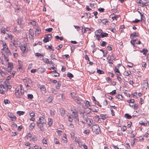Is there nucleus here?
I'll list each match as a JSON object with an SVG mask.
<instances>
[{
    "label": "nucleus",
    "mask_w": 149,
    "mask_h": 149,
    "mask_svg": "<svg viewBox=\"0 0 149 149\" xmlns=\"http://www.w3.org/2000/svg\"><path fill=\"white\" fill-rule=\"evenodd\" d=\"M83 118L86 121L87 123H88L89 118H88V116H87L86 115H84L83 116Z\"/></svg>",
    "instance_id": "nucleus-26"
},
{
    "label": "nucleus",
    "mask_w": 149,
    "mask_h": 149,
    "mask_svg": "<svg viewBox=\"0 0 149 149\" xmlns=\"http://www.w3.org/2000/svg\"><path fill=\"white\" fill-rule=\"evenodd\" d=\"M116 97L118 99H120L121 100L123 99V97L122 95L120 94L117 95H116Z\"/></svg>",
    "instance_id": "nucleus-32"
},
{
    "label": "nucleus",
    "mask_w": 149,
    "mask_h": 149,
    "mask_svg": "<svg viewBox=\"0 0 149 149\" xmlns=\"http://www.w3.org/2000/svg\"><path fill=\"white\" fill-rule=\"evenodd\" d=\"M97 72L100 74H102L104 73V72L100 69H97Z\"/></svg>",
    "instance_id": "nucleus-42"
},
{
    "label": "nucleus",
    "mask_w": 149,
    "mask_h": 149,
    "mask_svg": "<svg viewBox=\"0 0 149 149\" xmlns=\"http://www.w3.org/2000/svg\"><path fill=\"white\" fill-rule=\"evenodd\" d=\"M29 34H31V35L29 36V38L30 40H33V37H34V34L33 33H30Z\"/></svg>",
    "instance_id": "nucleus-62"
},
{
    "label": "nucleus",
    "mask_w": 149,
    "mask_h": 149,
    "mask_svg": "<svg viewBox=\"0 0 149 149\" xmlns=\"http://www.w3.org/2000/svg\"><path fill=\"white\" fill-rule=\"evenodd\" d=\"M72 98L74 100L78 96V95L75 93H71L70 94Z\"/></svg>",
    "instance_id": "nucleus-17"
},
{
    "label": "nucleus",
    "mask_w": 149,
    "mask_h": 149,
    "mask_svg": "<svg viewBox=\"0 0 149 149\" xmlns=\"http://www.w3.org/2000/svg\"><path fill=\"white\" fill-rule=\"evenodd\" d=\"M10 42L12 43V44L10 45H16V41L14 39H13L12 40H11Z\"/></svg>",
    "instance_id": "nucleus-38"
},
{
    "label": "nucleus",
    "mask_w": 149,
    "mask_h": 149,
    "mask_svg": "<svg viewBox=\"0 0 149 149\" xmlns=\"http://www.w3.org/2000/svg\"><path fill=\"white\" fill-rule=\"evenodd\" d=\"M108 35V34L107 33L102 32V34L101 36L102 38H104L107 37Z\"/></svg>",
    "instance_id": "nucleus-30"
},
{
    "label": "nucleus",
    "mask_w": 149,
    "mask_h": 149,
    "mask_svg": "<svg viewBox=\"0 0 149 149\" xmlns=\"http://www.w3.org/2000/svg\"><path fill=\"white\" fill-rule=\"evenodd\" d=\"M102 43H101V42L100 43V45L102 47H104L105 46L107 43L105 41H103L102 42Z\"/></svg>",
    "instance_id": "nucleus-36"
},
{
    "label": "nucleus",
    "mask_w": 149,
    "mask_h": 149,
    "mask_svg": "<svg viewBox=\"0 0 149 149\" xmlns=\"http://www.w3.org/2000/svg\"><path fill=\"white\" fill-rule=\"evenodd\" d=\"M15 95L17 98H21L22 97V95L21 94H20L19 92V90H17L15 92Z\"/></svg>",
    "instance_id": "nucleus-14"
},
{
    "label": "nucleus",
    "mask_w": 149,
    "mask_h": 149,
    "mask_svg": "<svg viewBox=\"0 0 149 149\" xmlns=\"http://www.w3.org/2000/svg\"><path fill=\"white\" fill-rule=\"evenodd\" d=\"M60 112L62 116H64L65 115V111L64 109L61 108L60 109Z\"/></svg>",
    "instance_id": "nucleus-13"
},
{
    "label": "nucleus",
    "mask_w": 149,
    "mask_h": 149,
    "mask_svg": "<svg viewBox=\"0 0 149 149\" xmlns=\"http://www.w3.org/2000/svg\"><path fill=\"white\" fill-rule=\"evenodd\" d=\"M5 28L4 27H2L1 30V33L5 34L6 32Z\"/></svg>",
    "instance_id": "nucleus-50"
},
{
    "label": "nucleus",
    "mask_w": 149,
    "mask_h": 149,
    "mask_svg": "<svg viewBox=\"0 0 149 149\" xmlns=\"http://www.w3.org/2000/svg\"><path fill=\"white\" fill-rule=\"evenodd\" d=\"M93 132L95 134H97L101 133L100 128L99 126L97 124L94 125L92 127Z\"/></svg>",
    "instance_id": "nucleus-1"
},
{
    "label": "nucleus",
    "mask_w": 149,
    "mask_h": 149,
    "mask_svg": "<svg viewBox=\"0 0 149 149\" xmlns=\"http://www.w3.org/2000/svg\"><path fill=\"white\" fill-rule=\"evenodd\" d=\"M4 60L6 61V62H8L9 61V59L8 58V57L6 56V55L4 54Z\"/></svg>",
    "instance_id": "nucleus-60"
},
{
    "label": "nucleus",
    "mask_w": 149,
    "mask_h": 149,
    "mask_svg": "<svg viewBox=\"0 0 149 149\" xmlns=\"http://www.w3.org/2000/svg\"><path fill=\"white\" fill-rule=\"evenodd\" d=\"M84 27V32L86 31H92L93 29V28H89L88 27L85 28V27Z\"/></svg>",
    "instance_id": "nucleus-35"
},
{
    "label": "nucleus",
    "mask_w": 149,
    "mask_h": 149,
    "mask_svg": "<svg viewBox=\"0 0 149 149\" xmlns=\"http://www.w3.org/2000/svg\"><path fill=\"white\" fill-rule=\"evenodd\" d=\"M148 1H146V2H142L141 3V4L140 5V6L141 7H144V6H149V3L148 4Z\"/></svg>",
    "instance_id": "nucleus-19"
},
{
    "label": "nucleus",
    "mask_w": 149,
    "mask_h": 149,
    "mask_svg": "<svg viewBox=\"0 0 149 149\" xmlns=\"http://www.w3.org/2000/svg\"><path fill=\"white\" fill-rule=\"evenodd\" d=\"M106 115H104L103 114H101L100 115L101 118L103 120H104L105 118H106Z\"/></svg>",
    "instance_id": "nucleus-52"
},
{
    "label": "nucleus",
    "mask_w": 149,
    "mask_h": 149,
    "mask_svg": "<svg viewBox=\"0 0 149 149\" xmlns=\"http://www.w3.org/2000/svg\"><path fill=\"white\" fill-rule=\"evenodd\" d=\"M118 68H117V67H115V69L114 70L116 73H119L120 71L118 70Z\"/></svg>",
    "instance_id": "nucleus-63"
},
{
    "label": "nucleus",
    "mask_w": 149,
    "mask_h": 149,
    "mask_svg": "<svg viewBox=\"0 0 149 149\" xmlns=\"http://www.w3.org/2000/svg\"><path fill=\"white\" fill-rule=\"evenodd\" d=\"M61 85V83L59 81L58 82L57 84L56 85V88L57 89H59Z\"/></svg>",
    "instance_id": "nucleus-28"
},
{
    "label": "nucleus",
    "mask_w": 149,
    "mask_h": 149,
    "mask_svg": "<svg viewBox=\"0 0 149 149\" xmlns=\"http://www.w3.org/2000/svg\"><path fill=\"white\" fill-rule=\"evenodd\" d=\"M36 55L38 57L42 56L43 57L44 56L43 55L40 53H36Z\"/></svg>",
    "instance_id": "nucleus-53"
},
{
    "label": "nucleus",
    "mask_w": 149,
    "mask_h": 149,
    "mask_svg": "<svg viewBox=\"0 0 149 149\" xmlns=\"http://www.w3.org/2000/svg\"><path fill=\"white\" fill-rule=\"evenodd\" d=\"M24 113V112L23 111H18L17 112V113L19 116L23 115Z\"/></svg>",
    "instance_id": "nucleus-39"
},
{
    "label": "nucleus",
    "mask_w": 149,
    "mask_h": 149,
    "mask_svg": "<svg viewBox=\"0 0 149 149\" xmlns=\"http://www.w3.org/2000/svg\"><path fill=\"white\" fill-rule=\"evenodd\" d=\"M4 50L5 51V52L6 53L7 55L10 56L12 55L11 53L10 52V50L7 46L6 47V48H5V49H4Z\"/></svg>",
    "instance_id": "nucleus-12"
},
{
    "label": "nucleus",
    "mask_w": 149,
    "mask_h": 149,
    "mask_svg": "<svg viewBox=\"0 0 149 149\" xmlns=\"http://www.w3.org/2000/svg\"><path fill=\"white\" fill-rule=\"evenodd\" d=\"M27 96V98L29 100H31L33 97V95L31 94H28Z\"/></svg>",
    "instance_id": "nucleus-29"
},
{
    "label": "nucleus",
    "mask_w": 149,
    "mask_h": 149,
    "mask_svg": "<svg viewBox=\"0 0 149 149\" xmlns=\"http://www.w3.org/2000/svg\"><path fill=\"white\" fill-rule=\"evenodd\" d=\"M115 58L113 56V55L111 56H108L107 58L108 60V62L109 64H113V60H115Z\"/></svg>",
    "instance_id": "nucleus-6"
},
{
    "label": "nucleus",
    "mask_w": 149,
    "mask_h": 149,
    "mask_svg": "<svg viewBox=\"0 0 149 149\" xmlns=\"http://www.w3.org/2000/svg\"><path fill=\"white\" fill-rule=\"evenodd\" d=\"M3 59V56L0 57V63H1L3 65L4 64Z\"/></svg>",
    "instance_id": "nucleus-45"
},
{
    "label": "nucleus",
    "mask_w": 149,
    "mask_h": 149,
    "mask_svg": "<svg viewBox=\"0 0 149 149\" xmlns=\"http://www.w3.org/2000/svg\"><path fill=\"white\" fill-rule=\"evenodd\" d=\"M42 42L41 41H39L37 43H34L33 44V46H35L37 45H41L42 44Z\"/></svg>",
    "instance_id": "nucleus-46"
},
{
    "label": "nucleus",
    "mask_w": 149,
    "mask_h": 149,
    "mask_svg": "<svg viewBox=\"0 0 149 149\" xmlns=\"http://www.w3.org/2000/svg\"><path fill=\"white\" fill-rule=\"evenodd\" d=\"M93 109V111L95 112H97L98 111V109L97 107L95 106L94 107V108Z\"/></svg>",
    "instance_id": "nucleus-61"
},
{
    "label": "nucleus",
    "mask_w": 149,
    "mask_h": 149,
    "mask_svg": "<svg viewBox=\"0 0 149 149\" xmlns=\"http://www.w3.org/2000/svg\"><path fill=\"white\" fill-rule=\"evenodd\" d=\"M139 36V33L138 32H134L131 33L130 34V38L132 39L136 37H138Z\"/></svg>",
    "instance_id": "nucleus-8"
},
{
    "label": "nucleus",
    "mask_w": 149,
    "mask_h": 149,
    "mask_svg": "<svg viewBox=\"0 0 149 149\" xmlns=\"http://www.w3.org/2000/svg\"><path fill=\"white\" fill-rule=\"evenodd\" d=\"M73 100L77 104L80 105H82L83 102V100L80 98L78 96L74 98Z\"/></svg>",
    "instance_id": "nucleus-3"
},
{
    "label": "nucleus",
    "mask_w": 149,
    "mask_h": 149,
    "mask_svg": "<svg viewBox=\"0 0 149 149\" xmlns=\"http://www.w3.org/2000/svg\"><path fill=\"white\" fill-rule=\"evenodd\" d=\"M7 37L10 40H12L13 39L14 36L11 34H8L7 33Z\"/></svg>",
    "instance_id": "nucleus-25"
},
{
    "label": "nucleus",
    "mask_w": 149,
    "mask_h": 149,
    "mask_svg": "<svg viewBox=\"0 0 149 149\" xmlns=\"http://www.w3.org/2000/svg\"><path fill=\"white\" fill-rule=\"evenodd\" d=\"M68 120L69 121L71 122L72 121L73 119L71 115H69L68 116Z\"/></svg>",
    "instance_id": "nucleus-57"
},
{
    "label": "nucleus",
    "mask_w": 149,
    "mask_h": 149,
    "mask_svg": "<svg viewBox=\"0 0 149 149\" xmlns=\"http://www.w3.org/2000/svg\"><path fill=\"white\" fill-rule=\"evenodd\" d=\"M21 49L22 51L23 52H26L27 51L26 49V47L25 46H24L22 47H21Z\"/></svg>",
    "instance_id": "nucleus-44"
},
{
    "label": "nucleus",
    "mask_w": 149,
    "mask_h": 149,
    "mask_svg": "<svg viewBox=\"0 0 149 149\" xmlns=\"http://www.w3.org/2000/svg\"><path fill=\"white\" fill-rule=\"evenodd\" d=\"M10 47L13 52L17 51V47L16 45H10Z\"/></svg>",
    "instance_id": "nucleus-16"
},
{
    "label": "nucleus",
    "mask_w": 149,
    "mask_h": 149,
    "mask_svg": "<svg viewBox=\"0 0 149 149\" xmlns=\"http://www.w3.org/2000/svg\"><path fill=\"white\" fill-rule=\"evenodd\" d=\"M40 89L42 91H44L45 92V91H46V88L44 86H42V87L40 88Z\"/></svg>",
    "instance_id": "nucleus-64"
},
{
    "label": "nucleus",
    "mask_w": 149,
    "mask_h": 149,
    "mask_svg": "<svg viewBox=\"0 0 149 149\" xmlns=\"http://www.w3.org/2000/svg\"><path fill=\"white\" fill-rule=\"evenodd\" d=\"M51 39H49L47 36H45L44 39L43 40V41L45 43H46L49 42V40H51Z\"/></svg>",
    "instance_id": "nucleus-20"
},
{
    "label": "nucleus",
    "mask_w": 149,
    "mask_h": 149,
    "mask_svg": "<svg viewBox=\"0 0 149 149\" xmlns=\"http://www.w3.org/2000/svg\"><path fill=\"white\" fill-rule=\"evenodd\" d=\"M142 52L144 55H146L148 52V50L146 49H142Z\"/></svg>",
    "instance_id": "nucleus-33"
},
{
    "label": "nucleus",
    "mask_w": 149,
    "mask_h": 149,
    "mask_svg": "<svg viewBox=\"0 0 149 149\" xmlns=\"http://www.w3.org/2000/svg\"><path fill=\"white\" fill-rule=\"evenodd\" d=\"M53 30V29L52 28H50L48 29H45V31H47L49 32H51Z\"/></svg>",
    "instance_id": "nucleus-56"
},
{
    "label": "nucleus",
    "mask_w": 149,
    "mask_h": 149,
    "mask_svg": "<svg viewBox=\"0 0 149 149\" xmlns=\"http://www.w3.org/2000/svg\"><path fill=\"white\" fill-rule=\"evenodd\" d=\"M6 91L3 90L1 87H0V93L2 94H4L5 93Z\"/></svg>",
    "instance_id": "nucleus-41"
},
{
    "label": "nucleus",
    "mask_w": 149,
    "mask_h": 149,
    "mask_svg": "<svg viewBox=\"0 0 149 149\" xmlns=\"http://www.w3.org/2000/svg\"><path fill=\"white\" fill-rule=\"evenodd\" d=\"M74 114L73 115V117L76 120H77V121L79 122V118L78 116V112L77 111H73L72 112Z\"/></svg>",
    "instance_id": "nucleus-11"
},
{
    "label": "nucleus",
    "mask_w": 149,
    "mask_h": 149,
    "mask_svg": "<svg viewBox=\"0 0 149 149\" xmlns=\"http://www.w3.org/2000/svg\"><path fill=\"white\" fill-rule=\"evenodd\" d=\"M102 30L99 29L96 31L95 34L96 36H100L102 34Z\"/></svg>",
    "instance_id": "nucleus-9"
},
{
    "label": "nucleus",
    "mask_w": 149,
    "mask_h": 149,
    "mask_svg": "<svg viewBox=\"0 0 149 149\" xmlns=\"http://www.w3.org/2000/svg\"><path fill=\"white\" fill-rule=\"evenodd\" d=\"M8 68H13V63L11 62H8Z\"/></svg>",
    "instance_id": "nucleus-27"
},
{
    "label": "nucleus",
    "mask_w": 149,
    "mask_h": 149,
    "mask_svg": "<svg viewBox=\"0 0 149 149\" xmlns=\"http://www.w3.org/2000/svg\"><path fill=\"white\" fill-rule=\"evenodd\" d=\"M124 116L125 117L128 119H130L132 118V116L127 113L125 114Z\"/></svg>",
    "instance_id": "nucleus-31"
},
{
    "label": "nucleus",
    "mask_w": 149,
    "mask_h": 149,
    "mask_svg": "<svg viewBox=\"0 0 149 149\" xmlns=\"http://www.w3.org/2000/svg\"><path fill=\"white\" fill-rule=\"evenodd\" d=\"M8 115L11 120L14 121L16 120V117L13 113L10 112H8Z\"/></svg>",
    "instance_id": "nucleus-5"
},
{
    "label": "nucleus",
    "mask_w": 149,
    "mask_h": 149,
    "mask_svg": "<svg viewBox=\"0 0 149 149\" xmlns=\"http://www.w3.org/2000/svg\"><path fill=\"white\" fill-rule=\"evenodd\" d=\"M38 127L41 131H43L44 130V127L43 126L45 124H42L40 123L39 124H37Z\"/></svg>",
    "instance_id": "nucleus-15"
},
{
    "label": "nucleus",
    "mask_w": 149,
    "mask_h": 149,
    "mask_svg": "<svg viewBox=\"0 0 149 149\" xmlns=\"http://www.w3.org/2000/svg\"><path fill=\"white\" fill-rule=\"evenodd\" d=\"M46 123V120L44 118L42 117H40L39 120L37 122V124H39L40 123H42L43 124H45Z\"/></svg>",
    "instance_id": "nucleus-4"
},
{
    "label": "nucleus",
    "mask_w": 149,
    "mask_h": 149,
    "mask_svg": "<svg viewBox=\"0 0 149 149\" xmlns=\"http://www.w3.org/2000/svg\"><path fill=\"white\" fill-rule=\"evenodd\" d=\"M63 140L64 141V142H66L67 140V139L66 138V136L65 134H64L63 135Z\"/></svg>",
    "instance_id": "nucleus-34"
},
{
    "label": "nucleus",
    "mask_w": 149,
    "mask_h": 149,
    "mask_svg": "<svg viewBox=\"0 0 149 149\" xmlns=\"http://www.w3.org/2000/svg\"><path fill=\"white\" fill-rule=\"evenodd\" d=\"M84 15L86 18H88L90 17V13H85L84 14Z\"/></svg>",
    "instance_id": "nucleus-49"
},
{
    "label": "nucleus",
    "mask_w": 149,
    "mask_h": 149,
    "mask_svg": "<svg viewBox=\"0 0 149 149\" xmlns=\"http://www.w3.org/2000/svg\"><path fill=\"white\" fill-rule=\"evenodd\" d=\"M90 6L92 8H95V6H96V4L94 3H91Z\"/></svg>",
    "instance_id": "nucleus-58"
},
{
    "label": "nucleus",
    "mask_w": 149,
    "mask_h": 149,
    "mask_svg": "<svg viewBox=\"0 0 149 149\" xmlns=\"http://www.w3.org/2000/svg\"><path fill=\"white\" fill-rule=\"evenodd\" d=\"M127 102L129 103H134V99H132L131 100H127Z\"/></svg>",
    "instance_id": "nucleus-55"
},
{
    "label": "nucleus",
    "mask_w": 149,
    "mask_h": 149,
    "mask_svg": "<svg viewBox=\"0 0 149 149\" xmlns=\"http://www.w3.org/2000/svg\"><path fill=\"white\" fill-rule=\"evenodd\" d=\"M48 125H49V126H51L52 124V119H48Z\"/></svg>",
    "instance_id": "nucleus-48"
},
{
    "label": "nucleus",
    "mask_w": 149,
    "mask_h": 149,
    "mask_svg": "<svg viewBox=\"0 0 149 149\" xmlns=\"http://www.w3.org/2000/svg\"><path fill=\"white\" fill-rule=\"evenodd\" d=\"M67 76L70 79L74 77L73 75L70 72H68L67 74Z\"/></svg>",
    "instance_id": "nucleus-37"
},
{
    "label": "nucleus",
    "mask_w": 149,
    "mask_h": 149,
    "mask_svg": "<svg viewBox=\"0 0 149 149\" xmlns=\"http://www.w3.org/2000/svg\"><path fill=\"white\" fill-rule=\"evenodd\" d=\"M35 126V123H31L29 126V129L30 130H32Z\"/></svg>",
    "instance_id": "nucleus-23"
},
{
    "label": "nucleus",
    "mask_w": 149,
    "mask_h": 149,
    "mask_svg": "<svg viewBox=\"0 0 149 149\" xmlns=\"http://www.w3.org/2000/svg\"><path fill=\"white\" fill-rule=\"evenodd\" d=\"M53 97L52 96H49L46 100V101L49 103L52 102Z\"/></svg>",
    "instance_id": "nucleus-24"
},
{
    "label": "nucleus",
    "mask_w": 149,
    "mask_h": 149,
    "mask_svg": "<svg viewBox=\"0 0 149 149\" xmlns=\"http://www.w3.org/2000/svg\"><path fill=\"white\" fill-rule=\"evenodd\" d=\"M120 16L119 15H116L113 13L110 15V17H111V18L113 20H117V18H119Z\"/></svg>",
    "instance_id": "nucleus-7"
},
{
    "label": "nucleus",
    "mask_w": 149,
    "mask_h": 149,
    "mask_svg": "<svg viewBox=\"0 0 149 149\" xmlns=\"http://www.w3.org/2000/svg\"><path fill=\"white\" fill-rule=\"evenodd\" d=\"M7 84V81H5V82H0V87H1L3 90L5 91H7V90L6 88Z\"/></svg>",
    "instance_id": "nucleus-2"
},
{
    "label": "nucleus",
    "mask_w": 149,
    "mask_h": 149,
    "mask_svg": "<svg viewBox=\"0 0 149 149\" xmlns=\"http://www.w3.org/2000/svg\"><path fill=\"white\" fill-rule=\"evenodd\" d=\"M38 70L39 73H41L44 72L45 69L44 68H38Z\"/></svg>",
    "instance_id": "nucleus-18"
},
{
    "label": "nucleus",
    "mask_w": 149,
    "mask_h": 149,
    "mask_svg": "<svg viewBox=\"0 0 149 149\" xmlns=\"http://www.w3.org/2000/svg\"><path fill=\"white\" fill-rule=\"evenodd\" d=\"M148 83L147 81H144L142 83V88L144 89H146L148 87Z\"/></svg>",
    "instance_id": "nucleus-10"
},
{
    "label": "nucleus",
    "mask_w": 149,
    "mask_h": 149,
    "mask_svg": "<svg viewBox=\"0 0 149 149\" xmlns=\"http://www.w3.org/2000/svg\"><path fill=\"white\" fill-rule=\"evenodd\" d=\"M22 65H20V67H19L17 69V71L18 72L19 71V72H21L22 71Z\"/></svg>",
    "instance_id": "nucleus-54"
},
{
    "label": "nucleus",
    "mask_w": 149,
    "mask_h": 149,
    "mask_svg": "<svg viewBox=\"0 0 149 149\" xmlns=\"http://www.w3.org/2000/svg\"><path fill=\"white\" fill-rule=\"evenodd\" d=\"M7 86H6V89H7V90H8V89H10L11 88H12V86L9 85V84L7 82Z\"/></svg>",
    "instance_id": "nucleus-51"
},
{
    "label": "nucleus",
    "mask_w": 149,
    "mask_h": 149,
    "mask_svg": "<svg viewBox=\"0 0 149 149\" xmlns=\"http://www.w3.org/2000/svg\"><path fill=\"white\" fill-rule=\"evenodd\" d=\"M36 31H35L36 34L38 35L41 32V30L40 28L38 27H37L36 29Z\"/></svg>",
    "instance_id": "nucleus-21"
},
{
    "label": "nucleus",
    "mask_w": 149,
    "mask_h": 149,
    "mask_svg": "<svg viewBox=\"0 0 149 149\" xmlns=\"http://www.w3.org/2000/svg\"><path fill=\"white\" fill-rule=\"evenodd\" d=\"M100 118L98 116H95L94 117V119H95V120L96 121H99Z\"/></svg>",
    "instance_id": "nucleus-47"
},
{
    "label": "nucleus",
    "mask_w": 149,
    "mask_h": 149,
    "mask_svg": "<svg viewBox=\"0 0 149 149\" xmlns=\"http://www.w3.org/2000/svg\"><path fill=\"white\" fill-rule=\"evenodd\" d=\"M99 21H100L102 23L104 24H106V23L108 22V21L106 19H100L99 20Z\"/></svg>",
    "instance_id": "nucleus-22"
},
{
    "label": "nucleus",
    "mask_w": 149,
    "mask_h": 149,
    "mask_svg": "<svg viewBox=\"0 0 149 149\" xmlns=\"http://www.w3.org/2000/svg\"><path fill=\"white\" fill-rule=\"evenodd\" d=\"M141 21H143V22L145 21V16L143 15V14L141 15Z\"/></svg>",
    "instance_id": "nucleus-40"
},
{
    "label": "nucleus",
    "mask_w": 149,
    "mask_h": 149,
    "mask_svg": "<svg viewBox=\"0 0 149 149\" xmlns=\"http://www.w3.org/2000/svg\"><path fill=\"white\" fill-rule=\"evenodd\" d=\"M54 143L56 144H60V143L58 141V140L57 139L55 138L54 140Z\"/></svg>",
    "instance_id": "nucleus-59"
},
{
    "label": "nucleus",
    "mask_w": 149,
    "mask_h": 149,
    "mask_svg": "<svg viewBox=\"0 0 149 149\" xmlns=\"http://www.w3.org/2000/svg\"><path fill=\"white\" fill-rule=\"evenodd\" d=\"M44 61V62L47 63H48L49 61V60L48 58H44L42 59Z\"/></svg>",
    "instance_id": "nucleus-43"
}]
</instances>
